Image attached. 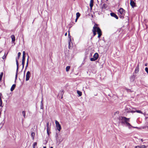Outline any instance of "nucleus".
<instances>
[{
    "label": "nucleus",
    "instance_id": "nucleus-46",
    "mask_svg": "<svg viewBox=\"0 0 148 148\" xmlns=\"http://www.w3.org/2000/svg\"><path fill=\"white\" fill-rule=\"evenodd\" d=\"M43 148H46V147L45 146L43 147Z\"/></svg>",
    "mask_w": 148,
    "mask_h": 148
},
{
    "label": "nucleus",
    "instance_id": "nucleus-2",
    "mask_svg": "<svg viewBox=\"0 0 148 148\" xmlns=\"http://www.w3.org/2000/svg\"><path fill=\"white\" fill-rule=\"evenodd\" d=\"M21 55V53L20 52H18V57L16 58V66H17V70L18 69V60L19 59Z\"/></svg>",
    "mask_w": 148,
    "mask_h": 148
},
{
    "label": "nucleus",
    "instance_id": "nucleus-45",
    "mask_svg": "<svg viewBox=\"0 0 148 148\" xmlns=\"http://www.w3.org/2000/svg\"><path fill=\"white\" fill-rule=\"evenodd\" d=\"M24 65H22V68H23V69L24 67Z\"/></svg>",
    "mask_w": 148,
    "mask_h": 148
},
{
    "label": "nucleus",
    "instance_id": "nucleus-10",
    "mask_svg": "<svg viewBox=\"0 0 148 148\" xmlns=\"http://www.w3.org/2000/svg\"><path fill=\"white\" fill-rule=\"evenodd\" d=\"M110 14L111 16L115 17L116 19H118V16L114 13H111Z\"/></svg>",
    "mask_w": 148,
    "mask_h": 148
},
{
    "label": "nucleus",
    "instance_id": "nucleus-49",
    "mask_svg": "<svg viewBox=\"0 0 148 148\" xmlns=\"http://www.w3.org/2000/svg\"><path fill=\"white\" fill-rule=\"evenodd\" d=\"M68 35H69V36H70L69 33Z\"/></svg>",
    "mask_w": 148,
    "mask_h": 148
},
{
    "label": "nucleus",
    "instance_id": "nucleus-34",
    "mask_svg": "<svg viewBox=\"0 0 148 148\" xmlns=\"http://www.w3.org/2000/svg\"><path fill=\"white\" fill-rule=\"evenodd\" d=\"M6 58V56H5V55L3 56V57H2V58L3 59H5Z\"/></svg>",
    "mask_w": 148,
    "mask_h": 148
},
{
    "label": "nucleus",
    "instance_id": "nucleus-1",
    "mask_svg": "<svg viewBox=\"0 0 148 148\" xmlns=\"http://www.w3.org/2000/svg\"><path fill=\"white\" fill-rule=\"evenodd\" d=\"M119 120L121 122L122 124L126 125L130 128L132 127L130 124L128 123L130 121V118H127L125 117L120 116L119 118Z\"/></svg>",
    "mask_w": 148,
    "mask_h": 148
},
{
    "label": "nucleus",
    "instance_id": "nucleus-26",
    "mask_svg": "<svg viewBox=\"0 0 148 148\" xmlns=\"http://www.w3.org/2000/svg\"><path fill=\"white\" fill-rule=\"evenodd\" d=\"M76 15L77 18H79L80 16V14L79 12H77L76 14Z\"/></svg>",
    "mask_w": 148,
    "mask_h": 148
},
{
    "label": "nucleus",
    "instance_id": "nucleus-13",
    "mask_svg": "<svg viewBox=\"0 0 148 148\" xmlns=\"http://www.w3.org/2000/svg\"><path fill=\"white\" fill-rule=\"evenodd\" d=\"M99 57L98 54L97 53H95L93 56V57L95 58L96 60H97Z\"/></svg>",
    "mask_w": 148,
    "mask_h": 148
},
{
    "label": "nucleus",
    "instance_id": "nucleus-17",
    "mask_svg": "<svg viewBox=\"0 0 148 148\" xmlns=\"http://www.w3.org/2000/svg\"><path fill=\"white\" fill-rule=\"evenodd\" d=\"M15 87H16V84H13L11 88V89H10L11 91H12L14 90Z\"/></svg>",
    "mask_w": 148,
    "mask_h": 148
},
{
    "label": "nucleus",
    "instance_id": "nucleus-30",
    "mask_svg": "<svg viewBox=\"0 0 148 148\" xmlns=\"http://www.w3.org/2000/svg\"><path fill=\"white\" fill-rule=\"evenodd\" d=\"M43 104L42 103V101L41 102V105L40 106V109H43Z\"/></svg>",
    "mask_w": 148,
    "mask_h": 148
},
{
    "label": "nucleus",
    "instance_id": "nucleus-23",
    "mask_svg": "<svg viewBox=\"0 0 148 148\" xmlns=\"http://www.w3.org/2000/svg\"><path fill=\"white\" fill-rule=\"evenodd\" d=\"M70 68V66H68L66 68V71L67 72L68 71H69Z\"/></svg>",
    "mask_w": 148,
    "mask_h": 148
},
{
    "label": "nucleus",
    "instance_id": "nucleus-28",
    "mask_svg": "<svg viewBox=\"0 0 148 148\" xmlns=\"http://www.w3.org/2000/svg\"><path fill=\"white\" fill-rule=\"evenodd\" d=\"M90 60L92 61H95V60H96L95 58L93 57V58H90Z\"/></svg>",
    "mask_w": 148,
    "mask_h": 148
},
{
    "label": "nucleus",
    "instance_id": "nucleus-15",
    "mask_svg": "<svg viewBox=\"0 0 148 148\" xmlns=\"http://www.w3.org/2000/svg\"><path fill=\"white\" fill-rule=\"evenodd\" d=\"M29 56L28 55V58L27 59V62L26 63V66L25 67V70L24 71V72L25 71V70H26V69L28 67V62H29Z\"/></svg>",
    "mask_w": 148,
    "mask_h": 148
},
{
    "label": "nucleus",
    "instance_id": "nucleus-36",
    "mask_svg": "<svg viewBox=\"0 0 148 148\" xmlns=\"http://www.w3.org/2000/svg\"><path fill=\"white\" fill-rule=\"evenodd\" d=\"M25 62V61H22V65H24Z\"/></svg>",
    "mask_w": 148,
    "mask_h": 148
},
{
    "label": "nucleus",
    "instance_id": "nucleus-48",
    "mask_svg": "<svg viewBox=\"0 0 148 148\" xmlns=\"http://www.w3.org/2000/svg\"><path fill=\"white\" fill-rule=\"evenodd\" d=\"M145 66H147V64H145Z\"/></svg>",
    "mask_w": 148,
    "mask_h": 148
},
{
    "label": "nucleus",
    "instance_id": "nucleus-21",
    "mask_svg": "<svg viewBox=\"0 0 148 148\" xmlns=\"http://www.w3.org/2000/svg\"><path fill=\"white\" fill-rule=\"evenodd\" d=\"M35 136V133L34 132H32L31 133V136L32 139L34 140V137Z\"/></svg>",
    "mask_w": 148,
    "mask_h": 148
},
{
    "label": "nucleus",
    "instance_id": "nucleus-44",
    "mask_svg": "<svg viewBox=\"0 0 148 148\" xmlns=\"http://www.w3.org/2000/svg\"><path fill=\"white\" fill-rule=\"evenodd\" d=\"M67 35V33H66L65 34V36H66Z\"/></svg>",
    "mask_w": 148,
    "mask_h": 148
},
{
    "label": "nucleus",
    "instance_id": "nucleus-4",
    "mask_svg": "<svg viewBox=\"0 0 148 148\" xmlns=\"http://www.w3.org/2000/svg\"><path fill=\"white\" fill-rule=\"evenodd\" d=\"M55 123L56 124V127L57 128V129L59 131H60L61 129V126L60 124L56 120L55 121Z\"/></svg>",
    "mask_w": 148,
    "mask_h": 148
},
{
    "label": "nucleus",
    "instance_id": "nucleus-22",
    "mask_svg": "<svg viewBox=\"0 0 148 148\" xmlns=\"http://www.w3.org/2000/svg\"><path fill=\"white\" fill-rule=\"evenodd\" d=\"M77 93L79 95V96H81L82 95V92H81L79 90H77Z\"/></svg>",
    "mask_w": 148,
    "mask_h": 148
},
{
    "label": "nucleus",
    "instance_id": "nucleus-16",
    "mask_svg": "<svg viewBox=\"0 0 148 148\" xmlns=\"http://www.w3.org/2000/svg\"><path fill=\"white\" fill-rule=\"evenodd\" d=\"M118 14L119 16V17L123 19L124 18V16L125 15L124 14H121L118 13Z\"/></svg>",
    "mask_w": 148,
    "mask_h": 148
},
{
    "label": "nucleus",
    "instance_id": "nucleus-35",
    "mask_svg": "<svg viewBox=\"0 0 148 148\" xmlns=\"http://www.w3.org/2000/svg\"><path fill=\"white\" fill-rule=\"evenodd\" d=\"M136 112V110H130V112L131 113H134Z\"/></svg>",
    "mask_w": 148,
    "mask_h": 148
},
{
    "label": "nucleus",
    "instance_id": "nucleus-38",
    "mask_svg": "<svg viewBox=\"0 0 148 148\" xmlns=\"http://www.w3.org/2000/svg\"><path fill=\"white\" fill-rule=\"evenodd\" d=\"M70 42H69V48L70 49Z\"/></svg>",
    "mask_w": 148,
    "mask_h": 148
},
{
    "label": "nucleus",
    "instance_id": "nucleus-8",
    "mask_svg": "<svg viewBox=\"0 0 148 148\" xmlns=\"http://www.w3.org/2000/svg\"><path fill=\"white\" fill-rule=\"evenodd\" d=\"M55 137L57 142L58 141L59 142H61L62 141V140L61 139V137H60L61 139H60V137L58 136L57 134H56Z\"/></svg>",
    "mask_w": 148,
    "mask_h": 148
},
{
    "label": "nucleus",
    "instance_id": "nucleus-41",
    "mask_svg": "<svg viewBox=\"0 0 148 148\" xmlns=\"http://www.w3.org/2000/svg\"><path fill=\"white\" fill-rule=\"evenodd\" d=\"M3 72H1V73L0 75H1V76H3Z\"/></svg>",
    "mask_w": 148,
    "mask_h": 148
},
{
    "label": "nucleus",
    "instance_id": "nucleus-6",
    "mask_svg": "<svg viewBox=\"0 0 148 148\" xmlns=\"http://www.w3.org/2000/svg\"><path fill=\"white\" fill-rule=\"evenodd\" d=\"M97 32L98 34V38H99L102 35V32L101 29L99 27H98L97 29Z\"/></svg>",
    "mask_w": 148,
    "mask_h": 148
},
{
    "label": "nucleus",
    "instance_id": "nucleus-18",
    "mask_svg": "<svg viewBox=\"0 0 148 148\" xmlns=\"http://www.w3.org/2000/svg\"><path fill=\"white\" fill-rule=\"evenodd\" d=\"M139 64H138L137 65V66L136 68V69H135V73H138L139 71Z\"/></svg>",
    "mask_w": 148,
    "mask_h": 148
},
{
    "label": "nucleus",
    "instance_id": "nucleus-33",
    "mask_svg": "<svg viewBox=\"0 0 148 148\" xmlns=\"http://www.w3.org/2000/svg\"><path fill=\"white\" fill-rule=\"evenodd\" d=\"M145 71L148 74V68L147 67H146L145 68Z\"/></svg>",
    "mask_w": 148,
    "mask_h": 148
},
{
    "label": "nucleus",
    "instance_id": "nucleus-27",
    "mask_svg": "<svg viewBox=\"0 0 148 148\" xmlns=\"http://www.w3.org/2000/svg\"><path fill=\"white\" fill-rule=\"evenodd\" d=\"M136 112H137V113H141V114H143V112L140 110H136Z\"/></svg>",
    "mask_w": 148,
    "mask_h": 148
},
{
    "label": "nucleus",
    "instance_id": "nucleus-25",
    "mask_svg": "<svg viewBox=\"0 0 148 148\" xmlns=\"http://www.w3.org/2000/svg\"><path fill=\"white\" fill-rule=\"evenodd\" d=\"M22 114L24 118H25V111H23L22 112Z\"/></svg>",
    "mask_w": 148,
    "mask_h": 148
},
{
    "label": "nucleus",
    "instance_id": "nucleus-12",
    "mask_svg": "<svg viewBox=\"0 0 148 148\" xmlns=\"http://www.w3.org/2000/svg\"><path fill=\"white\" fill-rule=\"evenodd\" d=\"M93 0H90V6L91 10L92 9L93 6Z\"/></svg>",
    "mask_w": 148,
    "mask_h": 148
},
{
    "label": "nucleus",
    "instance_id": "nucleus-47",
    "mask_svg": "<svg viewBox=\"0 0 148 148\" xmlns=\"http://www.w3.org/2000/svg\"><path fill=\"white\" fill-rule=\"evenodd\" d=\"M50 148H53V147H51Z\"/></svg>",
    "mask_w": 148,
    "mask_h": 148
},
{
    "label": "nucleus",
    "instance_id": "nucleus-20",
    "mask_svg": "<svg viewBox=\"0 0 148 148\" xmlns=\"http://www.w3.org/2000/svg\"><path fill=\"white\" fill-rule=\"evenodd\" d=\"M50 127L49 125V124L48 122H47V129L48 131V130H50Z\"/></svg>",
    "mask_w": 148,
    "mask_h": 148
},
{
    "label": "nucleus",
    "instance_id": "nucleus-11",
    "mask_svg": "<svg viewBox=\"0 0 148 148\" xmlns=\"http://www.w3.org/2000/svg\"><path fill=\"white\" fill-rule=\"evenodd\" d=\"M135 148H146V146H145V145H138L137 146H136L135 147Z\"/></svg>",
    "mask_w": 148,
    "mask_h": 148
},
{
    "label": "nucleus",
    "instance_id": "nucleus-39",
    "mask_svg": "<svg viewBox=\"0 0 148 148\" xmlns=\"http://www.w3.org/2000/svg\"><path fill=\"white\" fill-rule=\"evenodd\" d=\"M2 77L3 76H2L0 75V81L1 80Z\"/></svg>",
    "mask_w": 148,
    "mask_h": 148
},
{
    "label": "nucleus",
    "instance_id": "nucleus-40",
    "mask_svg": "<svg viewBox=\"0 0 148 148\" xmlns=\"http://www.w3.org/2000/svg\"><path fill=\"white\" fill-rule=\"evenodd\" d=\"M126 90H127V91L128 92L131 91V90L129 89H126Z\"/></svg>",
    "mask_w": 148,
    "mask_h": 148
},
{
    "label": "nucleus",
    "instance_id": "nucleus-42",
    "mask_svg": "<svg viewBox=\"0 0 148 148\" xmlns=\"http://www.w3.org/2000/svg\"><path fill=\"white\" fill-rule=\"evenodd\" d=\"M78 18H77V17L76 18V19H75V22H76L77 21L78 19Z\"/></svg>",
    "mask_w": 148,
    "mask_h": 148
},
{
    "label": "nucleus",
    "instance_id": "nucleus-7",
    "mask_svg": "<svg viewBox=\"0 0 148 148\" xmlns=\"http://www.w3.org/2000/svg\"><path fill=\"white\" fill-rule=\"evenodd\" d=\"M30 73L29 71L27 72L26 76V81H27L29 80L30 77Z\"/></svg>",
    "mask_w": 148,
    "mask_h": 148
},
{
    "label": "nucleus",
    "instance_id": "nucleus-3",
    "mask_svg": "<svg viewBox=\"0 0 148 148\" xmlns=\"http://www.w3.org/2000/svg\"><path fill=\"white\" fill-rule=\"evenodd\" d=\"M98 27L96 26L95 25L93 27V29H92V32L93 34V37L94 36L96 35V32H97V30Z\"/></svg>",
    "mask_w": 148,
    "mask_h": 148
},
{
    "label": "nucleus",
    "instance_id": "nucleus-9",
    "mask_svg": "<svg viewBox=\"0 0 148 148\" xmlns=\"http://www.w3.org/2000/svg\"><path fill=\"white\" fill-rule=\"evenodd\" d=\"M125 11L122 8H120L118 11V13L121 14H124Z\"/></svg>",
    "mask_w": 148,
    "mask_h": 148
},
{
    "label": "nucleus",
    "instance_id": "nucleus-32",
    "mask_svg": "<svg viewBox=\"0 0 148 148\" xmlns=\"http://www.w3.org/2000/svg\"><path fill=\"white\" fill-rule=\"evenodd\" d=\"M2 105V101L1 98L0 97V106H1Z\"/></svg>",
    "mask_w": 148,
    "mask_h": 148
},
{
    "label": "nucleus",
    "instance_id": "nucleus-43",
    "mask_svg": "<svg viewBox=\"0 0 148 148\" xmlns=\"http://www.w3.org/2000/svg\"><path fill=\"white\" fill-rule=\"evenodd\" d=\"M49 130H48V131L47 130V133L48 134V135H49Z\"/></svg>",
    "mask_w": 148,
    "mask_h": 148
},
{
    "label": "nucleus",
    "instance_id": "nucleus-5",
    "mask_svg": "<svg viewBox=\"0 0 148 148\" xmlns=\"http://www.w3.org/2000/svg\"><path fill=\"white\" fill-rule=\"evenodd\" d=\"M130 5L133 8L136 6V3L135 2V0H130Z\"/></svg>",
    "mask_w": 148,
    "mask_h": 148
},
{
    "label": "nucleus",
    "instance_id": "nucleus-29",
    "mask_svg": "<svg viewBox=\"0 0 148 148\" xmlns=\"http://www.w3.org/2000/svg\"><path fill=\"white\" fill-rule=\"evenodd\" d=\"M18 70H17V69H16V75H15V78H16V79H17V73H18Z\"/></svg>",
    "mask_w": 148,
    "mask_h": 148
},
{
    "label": "nucleus",
    "instance_id": "nucleus-24",
    "mask_svg": "<svg viewBox=\"0 0 148 148\" xmlns=\"http://www.w3.org/2000/svg\"><path fill=\"white\" fill-rule=\"evenodd\" d=\"M37 145V143L36 142L34 143L33 145V148H35L36 146Z\"/></svg>",
    "mask_w": 148,
    "mask_h": 148
},
{
    "label": "nucleus",
    "instance_id": "nucleus-19",
    "mask_svg": "<svg viewBox=\"0 0 148 148\" xmlns=\"http://www.w3.org/2000/svg\"><path fill=\"white\" fill-rule=\"evenodd\" d=\"M11 37L12 39V42H13L15 41V37L14 35H12L11 36Z\"/></svg>",
    "mask_w": 148,
    "mask_h": 148
},
{
    "label": "nucleus",
    "instance_id": "nucleus-37",
    "mask_svg": "<svg viewBox=\"0 0 148 148\" xmlns=\"http://www.w3.org/2000/svg\"><path fill=\"white\" fill-rule=\"evenodd\" d=\"M25 51H23V56H25Z\"/></svg>",
    "mask_w": 148,
    "mask_h": 148
},
{
    "label": "nucleus",
    "instance_id": "nucleus-31",
    "mask_svg": "<svg viewBox=\"0 0 148 148\" xmlns=\"http://www.w3.org/2000/svg\"><path fill=\"white\" fill-rule=\"evenodd\" d=\"M25 56H23L22 61H25Z\"/></svg>",
    "mask_w": 148,
    "mask_h": 148
},
{
    "label": "nucleus",
    "instance_id": "nucleus-14",
    "mask_svg": "<svg viewBox=\"0 0 148 148\" xmlns=\"http://www.w3.org/2000/svg\"><path fill=\"white\" fill-rule=\"evenodd\" d=\"M125 110L127 112H130L131 109L129 107H126L125 109Z\"/></svg>",
    "mask_w": 148,
    "mask_h": 148
}]
</instances>
